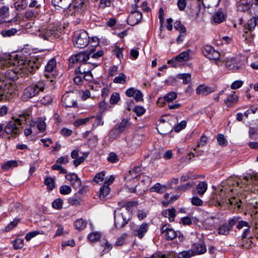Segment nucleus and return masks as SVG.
<instances>
[{
  "label": "nucleus",
  "mask_w": 258,
  "mask_h": 258,
  "mask_svg": "<svg viewBox=\"0 0 258 258\" xmlns=\"http://www.w3.org/2000/svg\"><path fill=\"white\" fill-rule=\"evenodd\" d=\"M90 54L86 52H81L71 57L70 61L72 63L82 62L85 63L90 58Z\"/></svg>",
  "instance_id": "f8f14e48"
},
{
  "label": "nucleus",
  "mask_w": 258,
  "mask_h": 258,
  "mask_svg": "<svg viewBox=\"0 0 258 258\" xmlns=\"http://www.w3.org/2000/svg\"><path fill=\"white\" fill-rule=\"evenodd\" d=\"M231 230V229L229 228L227 224H225L219 227L218 229V233L220 235H227L229 234Z\"/></svg>",
  "instance_id": "c9c22d12"
},
{
  "label": "nucleus",
  "mask_w": 258,
  "mask_h": 258,
  "mask_svg": "<svg viewBox=\"0 0 258 258\" xmlns=\"http://www.w3.org/2000/svg\"><path fill=\"white\" fill-rule=\"evenodd\" d=\"M36 126L38 130L41 132H43L45 131L46 126L45 122L42 120L37 121Z\"/></svg>",
  "instance_id": "6e6d98bb"
},
{
  "label": "nucleus",
  "mask_w": 258,
  "mask_h": 258,
  "mask_svg": "<svg viewBox=\"0 0 258 258\" xmlns=\"http://www.w3.org/2000/svg\"><path fill=\"white\" fill-rule=\"evenodd\" d=\"M90 118H91L90 122L92 123L93 127H96L100 125L103 124V121H102L100 115H97L96 117L91 116Z\"/></svg>",
  "instance_id": "e433bc0d"
},
{
  "label": "nucleus",
  "mask_w": 258,
  "mask_h": 258,
  "mask_svg": "<svg viewBox=\"0 0 258 258\" xmlns=\"http://www.w3.org/2000/svg\"><path fill=\"white\" fill-rule=\"evenodd\" d=\"M101 245L104 247V249L102 251L103 254L108 252L112 248L111 245L107 241L102 242Z\"/></svg>",
  "instance_id": "0e129e2a"
},
{
  "label": "nucleus",
  "mask_w": 258,
  "mask_h": 258,
  "mask_svg": "<svg viewBox=\"0 0 258 258\" xmlns=\"http://www.w3.org/2000/svg\"><path fill=\"white\" fill-rule=\"evenodd\" d=\"M191 204L197 206H202L203 204V201L198 197H194L191 200Z\"/></svg>",
  "instance_id": "680f3d73"
},
{
  "label": "nucleus",
  "mask_w": 258,
  "mask_h": 258,
  "mask_svg": "<svg viewBox=\"0 0 258 258\" xmlns=\"http://www.w3.org/2000/svg\"><path fill=\"white\" fill-rule=\"evenodd\" d=\"M27 6V0H16L14 3V7L18 11H22Z\"/></svg>",
  "instance_id": "c756f323"
},
{
  "label": "nucleus",
  "mask_w": 258,
  "mask_h": 258,
  "mask_svg": "<svg viewBox=\"0 0 258 258\" xmlns=\"http://www.w3.org/2000/svg\"><path fill=\"white\" fill-rule=\"evenodd\" d=\"M225 63L226 68L233 71L243 69V65L241 64L236 57H222V64Z\"/></svg>",
  "instance_id": "6e6552de"
},
{
  "label": "nucleus",
  "mask_w": 258,
  "mask_h": 258,
  "mask_svg": "<svg viewBox=\"0 0 258 258\" xmlns=\"http://www.w3.org/2000/svg\"><path fill=\"white\" fill-rule=\"evenodd\" d=\"M91 119V118H90V117L78 119L75 122L74 124L75 126H78L82 124H85L87 122H90Z\"/></svg>",
  "instance_id": "864d4df0"
},
{
  "label": "nucleus",
  "mask_w": 258,
  "mask_h": 258,
  "mask_svg": "<svg viewBox=\"0 0 258 258\" xmlns=\"http://www.w3.org/2000/svg\"><path fill=\"white\" fill-rule=\"evenodd\" d=\"M224 14L220 10H218L213 16V21L216 23H220L225 19Z\"/></svg>",
  "instance_id": "c85d7f7f"
},
{
  "label": "nucleus",
  "mask_w": 258,
  "mask_h": 258,
  "mask_svg": "<svg viewBox=\"0 0 258 258\" xmlns=\"http://www.w3.org/2000/svg\"><path fill=\"white\" fill-rule=\"evenodd\" d=\"M88 0H74L72 7L79 13L81 12L86 7Z\"/></svg>",
  "instance_id": "aec40b11"
},
{
  "label": "nucleus",
  "mask_w": 258,
  "mask_h": 258,
  "mask_svg": "<svg viewBox=\"0 0 258 258\" xmlns=\"http://www.w3.org/2000/svg\"><path fill=\"white\" fill-rule=\"evenodd\" d=\"M149 229V225L147 223H143L138 229L135 230V235L138 238H142L147 233Z\"/></svg>",
  "instance_id": "4be33fe9"
},
{
  "label": "nucleus",
  "mask_w": 258,
  "mask_h": 258,
  "mask_svg": "<svg viewBox=\"0 0 258 258\" xmlns=\"http://www.w3.org/2000/svg\"><path fill=\"white\" fill-rule=\"evenodd\" d=\"M142 19V14L141 12L131 13L129 15L128 22L130 25L134 26L138 24Z\"/></svg>",
  "instance_id": "a211bd4d"
},
{
  "label": "nucleus",
  "mask_w": 258,
  "mask_h": 258,
  "mask_svg": "<svg viewBox=\"0 0 258 258\" xmlns=\"http://www.w3.org/2000/svg\"><path fill=\"white\" fill-rule=\"evenodd\" d=\"M167 189L166 185L161 184L160 183H156L154 186L151 187L150 190L152 192H156L159 194L164 192Z\"/></svg>",
  "instance_id": "cd10ccee"
},
{
  "label": "nucleus",
  "mask_w": 258,
  "mask_h": 258,
  "mask_svg": "<svg viewBox=\"0 0 258 258\" xmlns=\"http://www.w3.org/2000/svg\"><path fill=\"white\" fill-rule=\"evenodd\" d=\"M10 16L9 8L7 6H3L0 9V24L7 22V19Z\"/></svg>",
  "instance_id": "5701e85b"
},
{
  "label": "nucleus",
  "mask_w": 258,
  "mask_h": 258,
  "mask_svg": "<svg viewBox=\"0 0 258 258\" xmlns=\"http://www.w3.org/2000/svg\"><path fill=\"white\" fill-rule=\"evenodd\" d=\"M186 126V121L185 120L181 121L180 123L177 124V125L174 127V130L176 132H179L183 128H184Z\"/></svg>",
  "instance_id": "052dcab7"
},
{
  "label": "nucleus",
  "mask_w": 258,
  "mask_h": 258,
  "mask_svg": "<svg viewBox=\"0 0 258 258\" xmlns=\"http://www.w3.org/2000/svg\"><path fill=\"white\" fill-rule=\"evenodd\" d=\"M137 204L136 202L133 201H121L118 203V208H121V211H127L130 212V210Z\"/></svg>",
  "instance_id": "6ab92c4d"
},
{
  "label": "nucleus",
  "mask_w": 258,
  "mask_h": 258,
  "mask_svg": "<svg viewBox=\"0 0 258 258\" xmlns=\"http://www.w3.org/2000/svg\"><path fill=\"white\" fill-rule=\"evenodd\" d=\"M133 111L135 112V113L138 116H142L143 115L145 112L146 109L145 108L141 106H136L135 107V108L133 109Z\"/></svg>",
  "instance_id": "3c124183"
},
{
  "label": "nucleus",
  "mask_w": 258,
  "mask_h": 258,
  "mask_svg": "<svg viewBox=\"0 0 258 258\" xmlns=\"http://www.w3.org/2000/svg\"><path fill=\"white\" fill-rule=\"evenodd\" d=\"M217 140L219 145L222 146H226L227 145V141L225 138L224 135L219 134L217 136Z\"/></svg>",
  "instance_id": "603ef678"
},
{
  "label": "nucleus",
  "mask_w": 258,
  "mask_h": 258,
  "mask_svg": "<svg viewBox=\"0 0 258 258\" xmlns=\"http://www.w3.org/2000/svg\"><path fill=\"white\" fill-rule=\"evenodd\" d=\"M130 219V213L127 211H121L116 208L114 211V225L117 229L123 228Z\"/></svg>",
  "instance_id": "7ed1b4c3"
},
{
  "label": "nucleus",
  "mask_w": 258,
  "mask_h": 258,
  "mask_svg": "<svg viewBox=\"0 0 258 258\" xmlns=\"http://www.w3.org/2000/svg\"><path fill=\"white\" fill-rule=\"evenodd\" d=\"M109 192L110 188L109 186L106 185H102L99 190V198L102 200H104Z\"/></svg>",
  "instance_id": "7c9ffc66"
},
{
  "label": "nucleus",
  "mask_w": 258,
  "mask_h": 258,
  "mask_svg": "<svg viewBox=\"0 0 258 258\" xmlns=\"http://www.w3.org/2000/svg\"><path fill=\"white\" fill-rule=\"evenodd\" d=\"M52 206L56 209H61L62 206V200L60 199L54 200L52 203Z\"/></svg>",
  "instance_id": "13d9d810"
},
{
  "label": "nucleus",
  "mask_w": 258,
  "mask_h": 258,
  "mask_svg": "<svg viewBox=\"0 0 258 258\" xmlns=\"http://www.w3.org/2000/svg\"><path fill=\"white\" fill-rule=\"evenodd\" d=\"M175 212L176 210L175 209H169L163 211L162 212V214L164 217L168 218L170 222H173L176 216Z\"/></svg>",
  "instance_id": "bb28decb"
},
{
  "label": "nucleus",
  "mask_w": 258,
  "mask_h": 258,
  "mask_svg": "<svg viewBox=\"0 0 258 258\" xmlns=\"http://www.w3.org/2000/svg\"><path fill=\"white\" fill-rule=\"evenodd\" d=\"M196 255L194 250L190 249L187 251H183L179 253V257L180 258H189Z\"/></svg>",
  "instance_id": "79ce46f5"
},
{
  "label": "nucleus",
  "mask_w": 258,
  "mask_h": 258,
  "mask_svg": "<svg viewBox=\"0 0 258 258\" xmlns=\"http://www.w3.org/2000/svg\"><path fill=\"white\" fill-rule=\"evenodd\" d=\"M162 233L168 240L174 239L177 235V232L172 228H169L167 225H164L162 228Z\"/></svg>",
  "instance_id": "2eb2a0df"
},
{
  "label": "nucleus",
  "mask_w": 258,
  "mask_h": 258,
  "mask_svg": "<svg viewBox=\"0 0 258 258\" xmlns=\"http://www.w3.org/2000/svg\"><path fill=\"white\" fill-rule=\"evenodd\" d=\"M245 181H241L240 183L237 181H233L232 178H230L227 181V185L223 186L219 192V198H217L216 201L219 206L228 207L229 205L236 206L238 208H240L241 200L239 199H236L235 197L229 198L230 192H233L234 190H236L237 187L240 186V187L246 186L248 182H252L253 184L254 181L258 180V175H254L252 176H245L243 177Z\"/></svg>",
  "instance_id": "f257e3e1"
},
{
  "label": "nucleus",
  "mask_w": 258,
  "mask_h": 258,
  "mask_svg": "<svg viewBox=\"0 0 258 258\" xmlns=\"http://www.w3.org/2000/svg\"><path fill=\"white\" fill-rule=\"evenodd\" d=\"M19 29V27H18ZM18 31V29L16 28H12L9 30H5L2 31L1 34L4 37H11L14 36Z\"/></svg>",
  "instance_id": "58836bf2"
},
{
  "label": "nucleus",
  "mask_w": 258,
  "mask_h": 258,
  "mask_svg": "<svg viewBox=\"0 0 258 258\" xmlns=\"http://www.w3.org/2000/svg\"><path fill=\"white\" fill-rule=\"evenodd\" d=\"M98 66L97 63L91 62L81 63L75 70V73H81L83 75L84 73H89L92 70Z\"/></svg>",
  "instance_id": "9b49d317"
},
{
  "label": "nucleus",
  "mask_w": 258,
  "mask_h": 258,
  "mask_svg": "<svg viewBox=\"0 0 258 258\" xmlns=\"http://www.w3.org/2000/svg\"><path fill=\"white\" fill-rule=\"evenodd\" d=\"M120 98H119V95L118 93L114 92L113 93L110 97V103L111 104H116L118 101H119Z\"/></svg>",
  "instance_id": "4d7b16f0"
},
{
  "label": "nucleus",
  "mask_w": 258,
  "mask_h": 258,
  "mask_svg": "<svg viewBox=\"0 0 258 258\" xmlns=\"http://www.w3.org/2000/svg\"><path fill=\"white\" fill-rule=\"evenodd\" d=\"M250 4L248 0H239L237 3V10L245 12L250 9Z\"/></svg>",
  "instance_id": "b1692460"
},
{
  "label": "nucleus",
  "mask_w": 258,
  "mask_h": 258,
  "mask_svg": "<svg viewBox=\"0 0 258 258\" xmlns=\"http://www.w3.org/2000/svg\"><path fill=\"white\" fill-rule=\"evenodd\" d=\"M158 126L159 133L162 135L167 134L171 130L170 125L169 122H165L163 119H161L159 121Z\"/></svg>",
  "instance_id": "412c9836"
},
{
  "label": "nucleus",
  "mask_w": 258,
  "mask_h": 258,
  "mask_svg": "<svg viewBox=\"0 0 258 258\" xmlns=\"http://www.w3.org/2000/svg\"><path fill=\"white\" fill-rule=\"evenodd\" d=\"M62 103L66 107H77L76 95L73 92L66 93L62 97Z\"/></svg>",
  "instance_id": "1a4fd4ad"
},
{
  "label": "nucleus",
  "mask_w": 258,
  "mask_h": 258,
  "mask_svg": "<svg viewBox=\"0 0 258 258\" xmlns=\"http://www.w3.org/2000/svg\"><path fill=\"white\" fill-rule=\"evenodd\" d=\"M30 114L28 111H24L18 114V117H13L20 126L23 123H27L30 119Z\"/></svg>",
  "instance_id": "dca6fc26"
},
{
  "label": "nucleus",
  "mask_w": 258,
  "mask_h": 258,
  "mask_svg": "<svg viewBox=\"0 0 258 258\" xmlns=\"http://www.w3.org/2000/svg\"><path fill=\"white\" fill-rule=\"evenodd\" d=\"M5 133L8 135L16 136L21 132V128L16 120L12 117L5 127H4Z\"/></svg>",
  "instance_id": "0eeeda50"
},
{
  "label": "nucleus",
  "mask_w": 258,
  "mask_h": 258,
  "mask_svg": "<svg viewBox=\"0 0 258 258\" xmlns=\"http://www.w3.org/2000/svg\"><path fill=\"white\" fill-rule=\"evenodd\" d=\"M257 18L256 17V15H255V16H253L252 18L248 20L247 23L246 28L249 30H253L257 24L258 22H257Z\"/></svg>",
  "instance_id": "f704fd0d"
},
{
  "label": "nucleus",
  "mask_w": 258,
  "mask_h": 258,
  "mask_svg": "<svg viewBox=\"0 0 258 258\" xmlns=\"http://www.w3.org/2000/svg\"><path fill=\"white\" fill-rule=\"evenodd\" d=\"M86 225V221H84L82 218L78 219L75 222V226L76 228L80 230L84 229Z\"/></svg>",
  "instance_id": "ea45409f"
},
{
  "label": "nucleus",
  "mask_w": 258,
  "mask_h": 258,
  "mask_svg": "<svg viewBox=\"0 0 258 258\" xmlns=\"http://www.w3.org/2000/svg\"><path fill=\"white\" fill-rule=\"evenodd\" d=\"M238 99V97L237 95L235 94H231L229 95L227 99H225L224 102L226 105L229 107L231 106L233 104H234L237 102Z\"/></svg>",
  "instance_id": "473e14b6"
},
{
  "label": "nucleus",
  "mask_w": 258,
  "mask_h": 258,
  "mask_svg": "<svg viewBox=\"0 0 258 258\" xmlns=\"http://www.w3.org/2000/svg\"><path fill=\"white\" fill-rule=\"evenodd\" d=\"M126 234H122L120 236L117 238L115 243L116 246H121L124 243V238L126 237Z\"/></svg>",
  "instance_id": "69168bd1"
},
{
  "label": "nucleus",
  "mask_w": 258,
  "mask_h": 258,
  "mask_svg": "<svg viewBox=\"0 0 258 258\" xmlns=\"http://www.w3.org/2000/svg\"><path fill=\"white\" fill-rule=\"evenodd\" d=\"M203 54L208 58L215 61L218 66L222 65V57L219 52L210 45H206L202 48Z\"/></svg>",
  "instance_id": "39448f33"
},
{
  "label": "nucleus",
  "mask_w": 258,
  "mask_h": 258,
  "mask_svg": "<svg viewBox=\"0 0 258 258\" xmlns=\"http://www.w3.org/2000/svg\"><path fill=\"white\" fill-rule=\"evenodd\" d=\"M141 174V169L140 167H135L128 172V176L132 178H136L139 177Z\"/></svg>",
  "instance_id": "2f4dec72"
},
{
  "label": "nucleus",
  "mask_w": 258,
  "mask_h": 258,
  "mask_svg": "<svg viewBox=\"0 0 258 258\" xmlns=\"http://www.w3.org/2000/svg\"><path fill=\"white\" fill-rule=\"evenodd\" d=\"M72 191L71 188L68 185H62L60 186L59 189L60 192L62 195L69 194Z\"/></svg>",
  "instance_id": "bf43d9fd"
},
{
  "label": "nucleus",
  "mask_w": 258,
  "mask_h": 258,
  "mask_svg": "<svg viewBox=\"0 0 258 258\" xmlns=\"http://www.w3.org/2000/svg\"><path fill=\"white\" fill-rule=\"evenodd\" d=\"M213 91L212 88L205 85H200L196 89L197 93L202 96L207 95Z\"/></svg>",
  "instance_id": "393cba45"
},
{
  "label": "nucleus",
  "mask_w": 258,
  "mask_h": 258,
  "mask_svg": "<svg viewBox=\"0 0 258 258\" xmlns=\"http://www.w3.org/2000/svg\"><path fill=\"white\" fill-rule=\"evenodd\" d=\"M122 132L121 130H119V128L115 126L113 130H112L109 133L110 136L112 138H116Z\"/></svg>",
  "instance_id": "338daca9"
},
{
  "label": "nucleus",
  "mask_w": 258,
  "mask_h": 258,
  "mask_svg": "<svg viewBox=\"0 0 258 258\" xmlns=\"http://www.w3.org/2000/svg\"><path fill=\"white\" fill-rule=\"evenodd\" d=\"M178 78L183 80V84H187L190 82L191 75L189 74H179Z\"/></svg>",
  "instance_id": "49530a36"
},
{
  "label": "nucleus",
  "mask_w": 258,
  "mask_h": 258,
  "mask_svg": "<svg viewBox=\"0 0 258 258\" xmlns=\"http://www.w3.org/2000/svg\"><path fill=\"white\" fill-rule=\"evenodd\" d=\"M22 209V205L19 203H15L11 208V212L15 213H19Z\"/></svg>",
  "instance_id": "774afa93"
},
{
  "label": "nucleus",
  "mask_w": 258,
  "mask_h": 258,
  "mask_svg": "<svg viewBox=\"0 0 258 258\" xmlns=\"http://www.w3.org/2000/svg\"><path fill=\"white\" fill-rule=\"evenodd\" d=\"M208 142V138L205 136H202L200 140L198 142L197 147L194 149V151L197 150V148L203 147L207 145Z\"/></svg>",
  "instance_id": "de8ad7c7"
},
{
  "label": "nucleus",
  "mask_w": 258,
  "mask_h": 258,
  "mask_svg": "<svg viewBox=\"0 0 258 258\" xmlns=\"http://www.w3.org/2000/svg\"><path fill=\"white\" fill-rule=\"evenodd\" d=\"M208 189V184L205 181H200L197 186V194L203 197Z\"/></svg>",
  "instance_id": "a878e982"
},
{
  "label": "nucleus",
  "mask_w": 258,
  "mask_h": 258,
  "mask_svg": "<svg viewBox=\"0 0 258 258\" xmlns=\"http://www.w3.org/2000/svg\"><path fill=\"white\" fill-rule=\"evenodd\" d=\"M56 61L54 58L50 59L47 62L45 68L44 75L48 78L50 73H52L56 68Z\"/></svg>",
  "instance_id": "f3484780"
},
{
  "label": "nucleus",
  "mask_w": 258,
  "mask_h": 258,
  "mask_svg": "<svg viewBox=\"0 0 258 258\" xmlns=\"http://www.w3.org/2000/svg\"><path fill=\"white\" fill-rule=\"evenodd\" d=\"M66 178L70 181L72 186L75 188H79L81 187V179L76 174L74 173L68 174L66 175Z\"/></svg>",
  "instance_id": "ddd939ff"
},
{
  "label": "nucleus",
  "mask_w": 258,
  "mask_h": 258,
  "mask_svg": "<svg viewBox=\"0 0 258 258\" xmlns=\"http://www.w3.org/2000/svg\"><path fill=\"white\" fill-rule=\"evenodd\" d=\"M195 250L194 251L196 252V254H201L204 253L207 250L205 244L203 243L195 244Z\"/></svg>",
  "instance_id": "72a5a7b5"
},
{
  "label": "nucleus",
  "mask_w": 258,
  "mask_h": 258,
  "mask_svg": "<svg viewBox=\"0 0 258 258\" xmlns=\"http://www.w3.org/2000/svg\"><path fill=\"white\" fill-rule=\"evenodd\" d=\"M118 158L117 155L114 152H111L109 153L108 157H107V160L112 163H116L118 161Z\"/></svg>",
  "instance_id": "5fc2aeb1"
},
{
  "label": "nucleus",
  "mask_w": 258,
  "mask_h": 258,
  "mask_svg": "<svg viewBox=\"0 0 258 258\" xmlns=\"http://www.w3.org/2000/svg\"><path fill=\"white\" fill-rule=\"evenodd\" d=\"M104 177L105 173L104 171H101L96 174L94 178V180L96 182L101 184L104 180Z\"/></svg>",
  "instance_id": "8fccbe9b"
},
{
  "label": "nucleus",
  "mask_w": 258,
  "mask_h": 258,
  "mask_svg": "<svg viewBox=\"0 0 258 258\" xmlns=\"http://www.w3.org/2000/svg\"><path fill=\"white\" fill-rule=\"evenodd\" d=\"M44 183L47 186V189L49 190H52L55 186L54 180L51 177H47L45 179Z\"/></svg>",
  "instance_id": "c03bdc74"
},
{
  "label": "nucleus",
  "mask_w": 258,
  "mask_h": 258,
  "mask_svg": "<svg viewBox=\"0 0 258 258\" xmlns=\"http://www.w3.org/2000/svg\"><path fill=\"white\" fill-rule=\"evenodd\" d=\"M17 166V163L16 161H9L7 162L6 163L2 165V168L5 170H8L11 168L16 167Z\"/></svg>",
  "instance_id": "37998d69"
},
{
  "label": "nucleus",
  "mask_w": 258,
  "mask_h": 258,
  "mask_svg": "<svg viewBox=\"0 0 258 258\" xmlns=\"http://www.w3.org/2000/svg\"><path fill=\"white\" fill-rule=\"evenodd\" d=\"M61 34L60 27L57 24H49L46 28H42L38 32V35L40 38L48 41L58 38Z\"/></svg>",
  "instance_id": "f03ea898"
},
{
  "label": "nucleus",
  "mask_w": 258,
  "mask_h": 258,
  "mask_svg": "<svg viewBox=\"0 0 258 258\" xmlns=\"http://www.w3.org/2000/svg\"><path fill=\"white\" fill-rule=\"evenodd\" d=\"M45 86V85L42 81L38 82L28 86L24 91L23 99L27 100L37 96L40 92L43 91Z\"/></svg>",
  "instance_id": "20e7f679"
},
{
  "label": "nucleus",
  "mask_w": 258,
  "mask_h": 258,
  "mask_svg": "<svg viewBox=\"0 0 258 258\" xmlns=\"http://www.w3.org/2000/svg\"><path fill=\"white\" fill-rule=\"evenodd\" d=\"M9 61L7 60H0V65L3 67L8 65ZM11 83L5 80H0V95H4L6 94L11 93Z\"/></svg>",
  "instance_id": "9d476101"
},
{
  "label": "nucleus",
  "mask_w": 258,
  "mask_h": 258,
  "mask_svg": "<svg viewBox=\"0 0 258 258\" xmlns=\"http://www.w3.org/2000/svg\"><path fill=\"white\" fill-rule=\"evenodd\" d=\"M126 81V76L123 73H120L114 79L113 82L121 84H124Z\"/></svg>",
  "instance_id": "a19ab883"
},
{
  "label": "nucleus",
  "mask_w": 258,
  "mask_h": 258,
  "mask_svg": "<svg viewBox=\"0 0 258 258\" xmlns=\"http://www.w3.org/2000/svg\"><path fill=\"white\" fill-rule=\"evenodd\" d=\"M100 238V233L95 232L89 234L88 236V239L89 241L94 242L98 240Z\"/></svg>",
  "instance_id": "09e8293b"
},
{
  "label": "nucleus",
  "mask_w": 258,
  "mask_h": 258,
  "mask_svg": "<svg viewBox=\"0 0 258 258\" xmlns=\"http://www.w3.org/2000/svg\"><path fill=\"white\" fill-rule=\"evenodd\" d=\"M177 97V94L176 93L174 92H170L164 96V99L165 101L169 103L176 99Z\"/></svg>",
  "instance_id": "4c0bfd02"
},
{
  "label": "nucleus",
  "mask_w": 258,
  "mask_h": 258,
  "mask_svg": "<svg viewBox=\"0 0 258 258\" xmlns=\"http://www.w3.org/2000/svg\"><path fill=\"white\" fill-rule=\"evenodd\" d=\"M24 240L22 239H17L15 241L14 247L15 249L22 248L23 246Z\"/></svg>",
  "instance_id": "e2e57ef3"
},
{
  "label": "nucleus",
  "mask_w": 258,
  "mask_h": 258,
  "mask_svg": "<svg viewBox=\"0 0 258 258\" xmlns=\"http://www.w3.org/2000/svg\"><path fill=\"white\" fill-rule=\"evenodd\" d=\"M51 4L55 7H58L62 9H66L67 7L66 0H51Z\"/></svg>",
  "instance_id": "a18cd8bd"
},
{
  "label": "nucleus",
  "mask_w": 258,
  "mask_h": 258,
  "mask_svg": "<svg viewBox=\"0 0 258 258\" xmlns=\"http://www.w3.org/2000/svg\"><path fill=\"white\" fill-rule=\"evenodd\" d=\"M89 42V37L85 30H80L75 33L74 43L76 47L83 48L87 46Z\"/></svg>",
  "instance_id": "423d86ee"
},
{
  "label": "nucleus",
  "mask_w": 258,
  "mask_h": 258,
  "mask_svg": "<svg viewBox=\"0 0 258 258\" xmlns=\"http://www.w3.org/2000/svg\"><path fill=\"white\" fill-rule=\"evenodd\" d=\"M190 51L191 50L190 49H188L186 51L181 52L172 59L169 60L168 61V63L171 64L176 61L178 62H183L188 60L189 58V53Z\"/></svg>",
  "instance_id": "4468645a"
}]
</instances>
